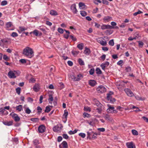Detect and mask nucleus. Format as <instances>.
I'll return each instance as SVG.
<instances>
[{
  "instance_id": "1",
  "label": "nucleus",
  "mask_w": 148,
  "mask_h": 148,
  "mask_svg": "<svg viewBox=\"0 0 148 148\" xmlns=\"http://www.w3.org/2000/svg\"><path fill=\"white\" fill-rule=\"evenodd\" d=\"M23 53L25 56L29 58H31L34 56V52L32 49L28 47L23 50Z\"/></svg>"
},
{
  "instance_id": "2",
  "label": "nucleus",
  "mask_w": 148,
  "mask_h": 148,
  "mask_svg": "<svg viewBox=\"0 0 148 148\" xmlns=\"http://www.w3.org/2000/svg\"><path fill=\"white\" fill-rule=\"evenodd\" d=\"M63 127L62 124H58L53 127V130L55 132H60L61 131Z\"/></svg>"
},
{
  "instance_id": "3",
  "label": "nucleus",
  "mask_w": 148,
  "mask_h": 148,
  "mask_svg": "<svg viewBox=\"0 0 148 148\" xmlns=\"http://www.w3.org/2000/svg\"><path fill=\"white\" fill-rule=\"evenodd\" d=\"M71 76V79L74 81H79L83 77L82 75L80 74H78L76 76L74 75H72Z\"/></svg>"
},
{
  "instance_id": "4",
  "label": "nucleus",
  "mask_w": 148,
  "mask_h": 148,
  "mask_svg": "<svg viewBox=\"0 0 148 148\" xmlns=\"http://www.w3.org/2000/svg\"><path fill=\"white\" fill-rule=\"evenodd\" d=\"M97 90L98 93H103L106 91V89L104 86L100 85L97 88Z\"/></svg>"
},
{
  "instance_id": "5",
  "label": "nucleus",
  "mask_w": 148,
  "mask_h": 148,
  "mask_svg": "<svg viewBox=\"0 0 148 148\" xmlns=\"http://www.w3.org/2000/svg\"><path fill=\"white\" fill-rule=\"evenodd\" d=\"M10 115L16 122H18L20 120V119L17 114L12 112L10 114Z\"/></svg>"
},
{
  "instance_id": "6",
  "label": "nucleus",
  "mask_w": 148,
  "mask_h": 148,
  "mask_svg": "<svg viewBox=\"0 0 148 148\" xmlns=\"http://www.w3.org/2000/svg\"><path fill=\"white\" fill-rule=\"evenodd\" d=\"M113 93L112 92H110L109 93L107 94V99L108 101H110L112 102H114L115 101V99L114 98H112L111 96L113 94Z\"/></svg>"
},
{
  "instance_id": "7",
  "label": "nucleus",
  "mask_w": 148,
  "mask_h": 148,
  "mask_svg": "<svg viewBox=\"0 0 148 148\" xmlns=\"http://www.w3.org/2000/svg\"><path fill=\"white\" fill-rule=\"evenodd\" d=\"M124 91L129 96L132 97L134 95V93L130 88H126L124 89Z\"/></svg>"
},
{
  "instance_id": "8",
  "label": "nucleus",
  "mask_w": 148,
  "mask_h": 148,
  "mask_svg": "<svg viewBox=\"0 0 148 148\" xmlns=\"http://www.w3.org/2000/svg\"><path fill=\"white\" fill-rule=\"evenodd\" d=\"M71 10L72 12L74 14H76L78 12L76 8V5L75 3L72 4L71 6Z\"/></svg>"
},
{
  "instance_id": "9",
  "label": "nucleus",
  "mask_w": 148,
  "mask_h": 148,
  "mask_svg": "<svg viewBox=\"0 0 148 148\" xmlns=\"http://www.w3.org/2000/svg\"><path fill=\"white\" fill-rule=\"evenodd\" d=\"M45 127L44 125H42L39 126L38 128V132L40 133L44 132L45 130Z\"/></svg>"
},
{
  "instance_id": "10",
  "label": "nucleus",
  "mask_w": 148,
  "mask_h": 148,
  "mask_svg": "<svg viewBox=\"0 0 148 148\" xmlns=\"http://www.w3.org/2000/svg\"><path fill=\"white\" fill-rule=\"evenodd\" d=\"M114 27L110 26V25H106L103 24L101 26V29L102 30L108 29H112L114 28Z\"/></svg>"
},
{
  "instance_id": "11",
  "label": "nucleus",
  "mask_w": 148,
  "mask_h": 148,
  "mask_svg": "<svg viewBox=\"0 0 148 148\" xmlns=\"http://www.w3.org/2000/svg\"><path fill=\"white\" fill-rule=\"evenodd\" d=\"M8 75L10 78H15L16 77L14 71H9L8 73Z\"/></svg>"
},
{
  "instance_id": "12",
  "label": "nucleus",
  "mask_w": 148,
  "mask_h": 148,
  "mask_svg": "<svg viewBox=\"0 0 148 148\" xmlns=\"http://www.w3.org/2000/svg\"><path fill=\"white\" fill-rule=\"evenodd\" d=\"M126 145L127 148H135V146L133 143L132 142H127L126 143Z\"/></svg>"
},
{
  "instance_id": "13",
  "label": "nucleus",
  "mask_w": 148,
  "mask_h": 148,
  "mask_svg": "<svg viewBox=\"0 0 148 148\" xmlns=\"http://www.w3.org/2000/svg\"><path fill=\"white\" fill-rule=\"evenodd\" d=\"M109 64V63L108 62H106L105 63L102 64L101 65V67L102 70H104L105 68L107 67Z\"/></svg>"
},
{
  "instance_id": "14",
  "label": "nucleus",
  "mask_w": 148,
  "mask_h": 148,
  "mask_svg": "<svg viewBox=\"0 0 148 148\" xmlns=\"http://www.w3.org/2000/svg\"><path fill=\"white\" fill-rule=\"evenodd\" d=\"M6 29L7 30H13V29H9L12 26H13L12 23L11 22H7L6 23Z\"/></svg>"
},
{
  "instance_id": "15",
  "label": "nucleus",
  "mask_w": 148,
  "mask_h": 148,
  "mask_svg": "<svg viewBox=\"0 0 148 148\" xmlns=\"http://www.w3.org/2000/svg\"><path fill=\"white\" fill-rule=\"evenodd\" d=\"M79 6L80 9H84L86 8V5L85 4L82 2H80L79 3Z\"/></svg>"
},
{
  "instance_id": "16",
  "label": "nucleus",
  "mask_w": 148,
  "mask_h": 148,
  "mask_svg": "<svg viewBox=\"0 0 148 148\" xmlns=\"http://www.w3.org/2000/svg\"><path fill=\"white\" fill-rule=\"evenodd\" d=\"M93 101L95 103V104L96 105L97 107H101L102 104L97 99H93Z\"/></svg>"
},
{
  "instance_id": "17",
  "label": "nucleus",
  "mask_w": 148,
  "mask_h": 148,
  "mask_svg": "<svg viewBox=\"0 0 148 148\" xmlns=\"http://www.w3.org/2000/svg\"><path fill=\"white\" fill-rule=\"evenodd\" d=\"M91 51L89 49L86 47L85 48V49L84 51V53L87 56L89 55Z\"/></svg>"
},
{
  "instance_id": "18",
  "label": "nucleus",
  "mask_w": 148,
  "mask_h": 148,
  "mask_svg": "<svg viewBox=\"0 0 148 148\" xmlns=\"http://www.w3.org/2000/svg\"><path fill=\"white\" fill-rule=\"evenodd\" d=\"M108 108L107 109V111L108 112L112 113L113 110L114 109V107L113 106H111L110 105L108 104Z\"/></svg>"
},
{
  "instance_id": "19",
  "label": "nucleus",
  "mask_w": 148,
  "mask_h": 148,
  "mask_svg": "<svg viewBox=\"0 0 148 148\" xmlns=\"http://www.w3.org/2000/svg\"><path fill=\"white\" fill-rule=\"evenodd\" d=\"M89 84L90 86H94L96 85V82L94 80H90L89 81Z\"/></svg>"
},
{
  "instance_id": "20",
  "label": "nucleus",
  "mask_w": 148,
  "mask_h": 148,
  "mask_svg": "<svg viewBox=\"0 0 148 148\" xmlns=\"http://www.w3.org/2000/svg\"><path fill=\"white\" fill-rule=\"evenodd\" d=\"M49 13L52 16H56L58 15V13L57 11L53 10H51L50 11Z\"/></svg>"
},
{
  "instance_id": "21",
  "label": "nucleus",
  "mask_w": 148,
  "mask_h": 148,
  "mask_svg": "<svg viewBox=\"0 0 148 148\" xmlns=\"http://www.w3.org/2000/svg\"><path fill=\"white\" fill-rule=\"evenodd\" d=\"M3 123L6 125L11 126L12 125L13 122L12 121H3Z\"/></svg>"
},
{
  "instance_id": "22",
  "label": "nucleus",
  "mask_w": 148,
  "mask_h": 148,
  "mask_svg": "<svg viewBox=\"0 0 148 148\" xmlns=\"http://www.w3.org/2000/svg\"><path fill=\"white\" fill-rule=\"evenodd\" d=\"M39 89V86L38 84H36L34 86L33 89L35 92H38Z\"/></svg>"
},
{
  "instance_id": "23",
  "label": "nucleus",
  "mask_w": 148,
  "mask_h": 148,
  "mask_svg": "<svg viewBox=\"0 0 148 148\" xmlns=\"http://www.w3.org/2000/svg\"><path fill=\"white\" fill-rule=\"evenodd\" d=\"M49 98L48 101L50 103L52 104V101H53V97L51 94H49Z\"/></svg>"
},
{
  "instance_id": "24",
  "label": "nucleus",
  "mask_w": 148,
  "mask_h": 148,
  "mask_svg": "<svg viewBox=\"0 0 148 148\" xmlns=\"http://www.w3.org/2000/svg\"><path fill=\"white\" fill-rule=\"evenodd\" d=\"M103 118L107 121H110L111 119V118L110 116L108 114H105L103 116Z\"/></svg>"
},
{
  "instance_id": "25",
  "label": "nucleus",
  "mask_w": 148,
  "mask_h": 148,
  "mask_svg": "<svg viewBox=\"0 0 148 148\" xmlns=\"http://www.w3.org/2000/svg\"><path fill=\"white\" fill-rule=\"evenodd\" d=\"M111 19V17L107 16L104 17L103 18V20L104 21H105V22H108L110 21Z\"/></svg>"
},
{
  "instance_id": "26",
  "label": "nucleus",
  "mask_w": 148,
  "mask_h": 148,
  "mask_svg": "<svg viewBox=\"0 0 148 148\" xmlns=\"http://www.w3.org/2000/svg\"><path fill=\"white\" fill-rule=\"evenodd\" d=\"M61 145H62L63 148H67L68 145L66 141H63Z\"/></svg>"
},
{
  "instance_id": "27",
  "label": "nucleus",
  "mask_w": 148,
  "mask_h": 148,
  "mask_svg": "<svg viewBox=\"0 0 148 148\" xmlns=\"http://www.w3.org/2000/svg\"><path fill=\"white\" fill-rule=\"evenodd\" d=\"M79 64L81 66L84 65V63L81 58H79L78 60Z\"/></svg>"
},
{
  "instance_id": "28",
  "label": "nucleus",
  "mask_w": 148,
  "mask_h": 148,
  "mask_svg": "<svg viewBox=\"0 0 148 148\" xmlns=\"http://www.w3.org/2000/svg\"><path fill=\"white\" fill-rule=\"evenodd\" d=\"M83 46H84L83 44L82 43H81L78 44L77 45V47L79 49L82 50L83 49Z\"/></svg>"
},
{
  "instance_id": "29",
  "label": "nucleus",
  "mask_w": 148,
  "mask_h": 148,
  "mask_svg": "<svg viewBox=\"0 0 148 148\" xmlns=\"http://www.w3.org/2000/svg\"><path fill=\"white\" fill-rule=\"evenodd\" d=\"M3 59L6 61H9L10 59V57L6 55H4L3 56Z\"/></svg>"
},
{
  "instance_id": "30",
  "label": "nucleus",
  "mask_w": 148,
  "mask_h": 148,
  "mask_svg": "<svg viewBox=\"0 0 148 148\" xmlns=\"http://www.w3.org/2000/svg\"><path fill=\"white\" fill-rule=\"evenodd\" d=\"M81 15L83 16H85L87 15V13L85 11H80Z\"/></svg>"
},
{
  "instance_id": "31",
  "label": "nucleus",
  "mask_w": 148,
  "mask_h": 148,
  "mask_svg": "<svg viewBox=\"0 0 148 148\" xmlns=\"http://www.w3.org/2000/svg\"><path fill=\"white\" fill-rule=\"evenodd\" d=\"M96 73L97 74H100L102 72L100 69L98 68H97L96 69Z\"/></svg>"
},
{
  "instance_id": "32",
  "label": "nucleus",
  "mask_w": 148,
  "mask_h": 148,
  "mask_svg": "<svg viewBox=\"0 0 148 148\" xmlns=\"http://www.w3.org/2000/svg\"><path fill=\"white\" fill-rule=\"evenodd\" d=\"M22 106L20 105L16 106V110H18L19 111H20L22 109Z\"/></svg>"
},
{
  "instance_id": "33",
  "label": "nucleus",
  "mask_w": 148,
  "mask_h": 148,
  "mask_svg": "<svg viewBox=\"0 0 148 148\" xmlns=\"http://www.w3.org/2000/svg\"><path fill=\"white\" fill-rule=\"evenodd\" d=\"M19 29L21 32H22L27 29V28H26L24 27H19Z\"/></svg>"
},
{
  "instance_id": "34",
  "label": "nucleus",
  "mask_w": 148,
  "mask_h": 148,
  "mask_svg": "<svg viewBox=\"0 0 148 148\" xmlns=\"http://www.w3.org/2000/svg\"><path fill=\"white\" fill-rule=\"evenodd\" d=\"M68 112L66 110H65L64 111V113L63 114V116H64L65 118L66 119L67 116L68 115Z\"/></svg>"
},
{
  "instance_id": "35",
  "label": "nucleus",
  "mask_w": 148,
  "mask_h": 148,
  "mask_svg": "<svg viewBox=\"0 0 148 148\" xmlns=\"http://www.w3.org/2000/svg\"><path fill=\"white\" fill-rule=\"evenodd\" d=\"M101 107H98V108L96 109L97 112L99 114H101L102 112V110Z\"/></svg>"
},
{
  "instance_id": "36",
  "label": "nucleus",
  "mask_w": 148,
  "mask_h": 148,
  "mask_svg": "<svg viewBox=\"0 0 148 148\" xmlns=\"http://www.w3.org/2000/svg\"><path fill=\"white\" fill-rule=\"evenodd\" d=\"M33 34L36 36H38L39 34V32L37 29H35L33 31Z\"/></svg>"
},
{
  "instance_id": "37",
  "label": "nucleus",
  "mask_w": 148,
  "mask_h": 148,
  "mask_svg": "<svg viewBox=\"0 0 148 148\" xmlns=\"http://www.w3.org/2000/svg\"><path fill=\"white\" fill-rule=\"evenodd\" d=\"M51 110V109L49 107V106H47L46 107V109L45 110V112H46L48 113Z\"/></svg>"
},
{
  "instance_id": "38",
  "label": "nucleus",
  "mask_w": 148,
  "mask_h": 148,
  "mask_svg": "<svg viewBox=\"0 0 148 148\" xmlns=\"http://www.w3.org/2000/svg\"><path fill=\"white\" fill-rule=\"evenodd\" d=\"M33 142L34 145L35 146L39 144V141L37 139L34 140L33 141Z\"/></svg>"
},
{
  "instance_id": "39",
  "label": "nucleus",
  "mask_w": 148,
  "mask_h": 148,
  "mask_svg": "<svg viewBox=\"0 0 148 148\" xmlns=\"http://www.w3.org/2000/svg\"><path fill=\"white\" fill-rule=\"evenodd\" d=\"M11 36L13 37H16L18 36V35L16 32H13L11 35Z\"/></svg>"
},
{
  "instance_id": "40",
  "label": "nucleus",
  "mask_w": 148,
  "mask_h": 148,
  "mask_svg": "<svg viewBox=\"0 0 148 148\" xmlns=\"http://www.w3.org/2000/svg\"><path fill=\"white\" fill-rule=\"evenodd\" d=\"M131 68L130 66H128L126 67L125 70L127 72H130L131 71Z\"/></svg>"
},
{
  "instance_id": "41",
  "label": "nucleus",
  "mask_w": 148,
  "mask_h": 148,
  "mask_svg": "<svg viewBox=\"0 0 148 148\" xmlns=\"http://www.w3.org/2000/svg\"><path fill=\"white\" fill-rule=\"evenodd\" d=\"M25 112L27 114H29L31 112V111L29 108H27L25 110Z\"/></svg>"
},
{
  "instance_id": "42",
  "label": "nucleus",
  "mask_w": 148,
  "mask_h": 148,
  "mask_svg": "<svg viewBox=\"0 0 148 148\" xmlns=\"http://www.w3.org/2000/svg\"><path fill=\"white\" fill-rule=\"evenodd\" d=\"M109 44L112 46H113L114 45L113 39L110 40L108 42Z\"/></svg>"
},
{
  "instance_id": "43",
  "label": "nucleus",
  "mask_w": 148,
  "mask_h": 148,
  "mask_svg": "<svg viewBox=\"0 0 148 148\" xmlns=\"http://www.w3.org/2000/svg\"><path fill=\"white\" fill-rule=\"evenodd\" d=\"M16 93L19 95L21 93V88L20 87H18L16 89Z\"/></svg>"
},
{
  "instance_id": "44",
  "label": "nucleus",
  "mask_w": 148,
  "mask_h": 148,
  "mask_svg": "<svg viewBox=\"0 0 148 148\" xmlns=\"http://www.w3.org/2000/svg\"><path fill=\"white\" fill-rule=\"evenodd\" d=\"M103 39L102 37H100L96 38V40L98 43L100 44Z\"/></svg>"
},
{
  "instance_id": "45",
  "label": "nucleus",
  "mask_w": 148,
  "mask_h": 148,
  "mask_svg": "<svg viewBox=\"0 0 148 148\" xmlns=\"http://www.w3.org/2000/svg\"><path fill=\"white\" fill-rule=\"evenodd\" d=\"M7 1H3L1 2V5L4 6L7 4Z\"/></svg>"
},
{
  "instance_id": "46",
  "label": "nucleus",
  "mask_w": 148,
  "mask_h": 148,
  "mask_svg": "<svg viewBox=\"0 0 148 148\" xmlns=\"http://www.w3.org/2000/svg\"><path fill=\"white\" fill-rule=\"evenodd\" d=\"M143 12L139 10L138 12H135L133 14V15L134 16H136L138 14H140L141 13H142Z\"/></svg>"
},
{
  "instance_id": "47",
  "label": "nucleus",
  "mask_w": 148,
  "mask_h": 148,
  "mask_svg": "<svg viewBox=\"0 0 148 148\" xmlns=\"http://www.w3.org/2000/svg\"><path fill=\"white\" fill-rule=\"evenodd\" d=\"M132 133L134 135H138V132L135 130H132Z\"/></svg>"
},
{
  "instance_id": "48",
  "label": "nucleus",
  "mask_w": 148,
  "mask_h": 148,
  "mask_svg": "<svg viewBox=\"0 0 148 148\" xmlns=\"http://www.w3.org/2000/svg\"><path fill=\"white\" fill-rule=\"evenodd\" d=\"M94 68L91 69L89 71V73L90 75H93L94 72Z\"/></svg>"
},
{
  "instance_id": "49",
  "label": "nucleus",
  "mask_w": 148,
  "mask_h": 148,
  "mask_svg": "<svg viewBox=\"0 0 148 148\" xmlns=\"http://www.w3.org/2000/svg\"><path fill=\"white\" fill-rule=\"evenodd\" d=\"M93 2L96 4H98V3H101V1L100 0H93Z\"/></svg>"
},
{
  "instance_id": "50",
  "label": "nucleus",
  "mask_w": 148,
  "mask_h": 148,
  "mask_svg": "<svg viewBox=\"0 0 148 148\" xmlns=\"http://www.w3.org/2000/svg\"><path fill=\"white\" fill-rule=\"evenodd\" d=\"M58 32L60 34H62L63 33L64 30L62 28H58Z\"/></svg>"
},
{
  "instance_id": "51",
  "label": "nucleus",
  "mask_w": 148,
  "mask_h": 148,
  "mask_svg": "<svg viewBox=\"0 0 148 148\" xmlns=\"http://www.w3.org/2000/svg\"><path fill=\"white\" fill-rule=\"evenodd\" d=\"M100 25L99 24L97 23L96 22L95 23V26L97 28H99L100 27H101Z\"/></svg>"
},
{
  "instance_id": "52",
  "label": "nucleus",
  "mask_w": 148,
  "mask_h": 148,
  "mask_svg": "<svg viewBox=\"0 0 148 148\" xmlns=\"http://www.w3.org/2000/svg\"><path fill=\"white\" fill-rule=\"evenodd\" d=\"M38 119L37 118H32L30 119L31 121L34 122H36L38 121Z\"/></svg>"
},
{
  "instance_id": "53",
  "label": "nucleus",
  "mask_w": 148,
  "mask_h": 148,
  "mask_svg": "<svg viewBox=\"0 0 148 148\" xmlns=\"http://www.w3.org/2000/svg\"><path fill=\"white\" fill-rule=\"evenodd\" d=\"M100 44L102 46H105L107 44V42L106 41H104L102 40Z\"/></svg>"
},
{
  "instance_id": "54",
  "label": "nucleus",
  "mask_w": 148,
  "mask_h": 148,
  "mask_svg": "<svg viewBox=\"0 0 148 148\" xmlns=\"http://www.w3.org/2000/svg\"><path fill=\"white\" fill-rule=\"evenodd\" d=\"M138 45L139 47H142L143 45V43L141 41H138Z\"/></svg>"
},
{
  "instance_id": "55",
  "label": "nucleus",
  "mask_w": 148,
  "mask_h": 148,
  "mask_svg": "<svg viewBox=\"0 0 148 148\" xmlns=\"http://www.w3.org/2000/svg\"><path fill=\"white\" fill-rule=\"evenodd\" d=\"M70 37L73 41H76L77 40L76 37H74L73 36L71 35L70 36Z\"/></svg>"
},
{
  "instance_id": "56",
  "label": "nucleus",
  "mask_w": 148,
  "mask_h": 148,
  "mask_svg": "<svg viewBox=\"0 0 148 148\" xmlns=\"http://www.w3.org/2000/svg\"><path fill=\"white\" fill-rule=\"evenodd\" d=\"M79 53V51H72V53L73 55H77Z\"/></svg>"
},
{
  "instance_id": "57",
  "label": "nucleus",
  "mask_w": 148,
  "mask_h": 148,
  "mask_svg": "<svg viewBox=\"0 0 148 148\" xmlns=\"http://www.w3.org/2000/svg\"><path fill=\"white\" fill-rule=\"evenodd\" d=\"M102 3L103 4L108 5L109 4L108 2L106 0H102Z\"/></svg>"
},
{
  "instance_id": "58",
  "label": "nucleus",
  "mask_w": 148,
  "mask_h": 148,
  "mask_svg": "<svg viewBox=\"0 0 148 148\" xmlns=\"http://www.w3.org/2000/svg\"><path fill=\"white\" fill-rule=\"evenodd\" d=\"M79 135L83 138H84L86 136V135L84 133H79Z\"/></svg>"
},
{
  "instance_id": "59",
  "label": "nucleus",
  "mask_w": 148,
  "mask_h": 148,
  "mask_svg": "<svg viewBox=\"0 0 148 148\" xmlns=\"http://www.w3.org/2000/svg\"><path fill=\"white\" fill-rule=\"evenodd\" d=\"M84 117H90V115L88 113H84L83 114Z\"/></svg>"
},
{
  "instance_id": "60",
  "label": "nucleus",
  "mask_w": 148,
  "mask_h": 148,
  "mask_svg": "<svg viewBox=\"0 0 148 148\" xmlns=\"http://www.w3.org/2000/svg\"><path fill=\"white\" fill-rule=\"evenodd\" d=\"M87 135H88V138H90V136L92 135L93 133V132H87Z\"/></svg>"
},
{
  "instance_id": "61",
  "label": "nucleus",
  "mask_w": 148,
  "mask_h": 148,
  "mask_svg": "<svg viewBox=\"0 0 148 148\" xmlns=\"http://www.w3.org/2000/svg\"><path fill=\"white\" fill-rule=\"evenodd\" d=\"M37 110H38V112L41 113L42 110V108L40 106L37 107Z\"/></svg>"
},
{
  "instance_id": "62",
  "label": "nucleus",
  "mask_w": 148,
  "mask_h": 148,
  "mask_svg": "<svg viewBox=\"0 0 148 148\" xmlns=\"http://www.w3.org/2000/svg\"><path fill=\"white\" fill-rule=\"evenodd\" d=\"M63 137L64 138L67 139L69 138V136L66 134H63L62 135Z\"/></svg>"
},
{
  "instance_id": "63",
  "label": "nucleus",
  "mask_w": 148,
  "mask_h": 148,
  "mask_svg": "<svg viewBox=\"0 0 148 148\" xmlns=\"http://www.w3.org/2000/svg\"><path fill=\"white\" fill-rule=\"evenodd\" d=\"M19 61L22 63H25L26 62V60L25 59H21Z\"/></svg>"
},
{
  "instance_id": "64",
  "label": "nucleus",
  "mask_w": 148,
  "mask_h": 148,
  "mask_svg": "<svg viewBox=\"0 0 148 148\" xmlns=\"http://www.w3.org/2000/svg\"><path fill=\"white\" fill-rule=\"evenodd\" d=\"M106 57V55L103 54L101 57V58L104 61L105 60Z\"/></svg>"
}]
</instances>
